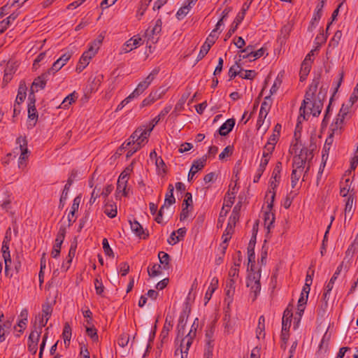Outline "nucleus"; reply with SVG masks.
<instances>
[{"label": "nucleus", "mask_w": 358, "mask_h": 358, "mask_svg": "<svg viewBox=\"0 0 358 358\" xmlns=\"http://www.w3.org/2000/svg\"><path fill=\"white\" fill-rule=\"evenodd\" d=\"M313 152L307 148H301L300 153L293 158L292 170L300 171L303 174V180L310 169V161L313 158Z\"/></svg>", "instance_id": "nucleus-1"}, {"label": "nucleus", "mask_w": 358, "mask_h": 358, "mask_svg": "<svg viewBox=\"0 0 358 358\" xmlns=\"http://www.w3.org/2000/svg\"><path fill=\"white\" fill-rule=\"evenodd\" d=\"M152 130V127L150 129L138 127L134 131V132L131 136V138H136L137 140L141 139V141H138L136 143L134 146L130 148L126 155L127 158L131 157L137 150H138L148 142V138L150 136Z\"/></svg>", "instance_id": "nucleus-2"}, {"label": "nucleus", "mask_w": 358, "mask_h": 358, "mask_svg": "<svg viewBox=\"0 0 358 358\" xmlns=\"http://www.w3.org/2000/svg\"><path fill=\"white\" fill-rule=\"evenodd\" d=\"M318 85H319L318 79L313 80V81L312 82L311 85L309 87L308 90L306 92V95H305V99H304V100L300 107V109H299L300 115L298 117V120L299 122H300L299 120L301 117H303V119H306V105L310 102V99H313L314 94L317 91ZM307 114H308V113H307Z\"/></svg>", "instance_id": "nucleus-3"}, {"label": "nucleus", "mask_w": 358, "mask_h": 358, "mask_svg": "<svg viewBox=\"0 0 358 358\" xmlns=\"http://www.w3.org/2000/svg\"><path fill=\"white\" fill-rule=\"evenodd\" d=\"M247 287L250 289V296L254 301L261 291L260 274L258 273L249 274L247 280Z\"/></svg>", "instance_id": "nucleus-4"}, {"label": "nucleus", "mask_w": 358, "mask_h": 358, "mask_svg": "<svg viewBox=\"0 0 358 358\" xmlns=\"http://www.w3.org/2000/svg\"><path fill=\"white\" fill-rule=\"evenodd\" d=\"M159 72V69H154L144 80L138 83L136 88L131 93L132 96H134L135 98L139 96L150 86V85L156 78Z\"/></svg>", "instance_id": "nucleus-5"}, {"label": "nucleus", "mask_w": 358, "mask_h": 358, "mask_svg": "<svg viewBox=\"0 0 358 358\" xmlns=\"http://www.w3.org/2000/svg\"><path fill=\"white\" fill-rule=\"evenodd\" d=\"M52 311V308L49 305L43 306L42 315H38V316L36 317L34 327L38 326V329H42L46 325Z\"/></svg>", "instance_id": "nucleus-6"}, {"label": "nucleus", "mask_w": 358, "mask_h": 358, "mask_svg": "<svg viewBox=\"0 0 358 358\" xmlns=\"http://www.w3.org/2000/svg\"><path fill=\"white\" fill-rule=\"evenodd\" d=\"M162 20L158 19L155 21V25L152 28H148L145 31V36L148 40L152 43H155L159 39V34L162 31Z\"/></svg>", "instance_id": "nucleus-7"}, {"label": "nucleus", "mask_w": 358, "mask_h": 358, "mask_svg": "<svg viewBox=\"0 0 358 358\" xmlns=\"http://www.w3.org/2000/svg\"><path fill=\"white\" fill-rule=\"evenodd\" d=\"M16 142L19 144L21 151V154L19 157L18 166L19 168H23L26 166L24 161L28 158V154L29 152L27 148V142L25 138H22L21 136L17 138Z\"/></svg>", "instance_id": "nucleus-8"}, {"label": "nucleus", "mask_w": 358, "mask_h": 358, "mask_svg": "<svg viewBox=\"0 0 358 358\" xmlns=\"http://www.w3.org/2000/svg\"><path fill=\"white\" fill-rule=\"evenodd\" d=\"M194 338V334H187L185 337L181 338L180 345V352L181 354V358H187L189 348L192 344Z\"/></svg>", "instance_id": "nucleus-9"}, {"label": "nucleus", "mask_w": 358, "mask_h": 358, "mask_svg": "<svg viewBox=\"0 0 358 358\" xmlns=\"http://www.w3.org/2000/svg\"><path fill=\"white\" fill-rule=\"evenodd\" d=\"M50 74V71H48L35 78L32 83L30 91L38 92V90L44 89L46 85V82Z\"/></svg>", "instance_id": "nucleus-10"}, {"label": "nucleus", "mask_w": 358, "mask_h": 358, "mask_svg": "<svg viewBox=\"0 0 358 358\" xmlns=\"http://www.w3.org/2000/svg\"><path fill=\"white\" fill-rule=\"evenodd\" d=\"M343 267V262H342L341 264L338 265L337 267L335 273H334L333 276L331 278L330 280L326 285L324 288V292L323 294V299L325 301H327L329 299V294H330L331 291L332 290L334 287V284L335 281L336 280L338 276L340 275L342 269Z\"/></svg>", "instance_id": "nucleus-11"}, {"label": "nucleus", "mask_w": 358, "mask_h": 358, "mask_svg": "<svg viewBox=\"0 0 358 358\" xmlns=\"http://www.w3.org/2000/svg\"><path fill=\"white\" fill-rule=\"evenodd\" d=\"M143 44L142 39L139 36H134L129 39L126 43L123 45L121 50V53H127L130 51L136 49L138 46Z\"/></svg>", "instance_id": "nucleus-12"}, {"label": "nucleus", "mask_w": 358, "mask_h": 358, "mask_svg": "<svg viewBox=\"0 0 358 358\" xmlns=\"http://www.w3.org/2000/svg\"><path fill=\"white\" fill-rule=\"evenodd\" d=\"M96 52L94 50L89 48L85 51L79 60V63L76 67V70L78 72H81L90 63V59L95 55Z\"/></svg>", "instance_id": "nucleus-13"}, {"label": "nucleus", "mask_w": 358, "mask_h": 358, "mask_svg": "<svg viewBox=\"0 0 358 358\" xmlns=\"http://www.w3.org/2000/svg\"><path fill=\"white\" fill-rule=\"evenodd\" d=\"M71 54L69 52L63 54L59 59H57L52 64V67L48 70L50 71L51 74H55L60 70L66 63L70 59Z\"/></svg>", "instance_id": "nucleus-14"}, {"label": "nucleus", "mask_w": 358, "mask_h": 358, "mask_svg": "<svg viewBox=\"0 0 358 358\" xmlns=\"http://www.w3.org/2000/svg\"><path fill=\"white\" fill-rule=\"evenodd\" d=\"M235 282H236V280L234 279H229V280L227 281V283H226L225 301L227 302L228 305H229L233 301V296L234 295L235 288H236Z\"/></svg>", "instance_id": "nucleus-15"}, {"label": "nucleus", "mask_w": 358, "mask_h": 358, "mask_svg": "<svg viewBox=\"0 0 358 358\" xmlns=\"http://www.w3.org/2000/svg\"><path fill=\"white\" fill-rule=\"evenodd\" d=\"M323 103L321 100H313L310 99V102L306 105V108H308L310 113L313 116H318L322 109Z\"/></svg>", "instance_id": "nucleus-16"}, {"label": "nucleus", "mask_w": 358, "mask_h": 358, "mask_svg": "<svg viewBox=\"0 0 358 358\" xmlns=\"http://www.w3.org/2000/svg\"><path fill=\"white\" fill-rule=\"evenodd\" d=\"M272 101H273L270 95L264 98V100L261 105L260 111L259 114V119L265 118L266 117L270 110Z\"/></svg>", "instance_id": "nucleus-17"}, {"label": "nucleus", "mask_w": 358, "mask_h": 358, "mask_svg": "<svg viewBox=\"0 0 358 358\" xmlns=\"http://www.w3.org/2000/svg\"><path fill=\"white\" fill-rule=\"evenodd\" d=\"M131 229L132 231L138 237L141 238H146L148 236V234H146L142 227V225L136 220L129 221Z\"/></svg>", "instance_id": "nucleus-18"}, {"label": "nucleus", "mask_w": 358, "mask_h": 358, "mask_svg": "<svg viewBox=\"0 0 358 358\" xmlns=\"http://www.w3.org/2000/svg\"><path fill=\"white\" fill-rule=\"evenodd\" d=\"M66 235V227L60 226L57 234V237L53 245V249L61 250L62 245L64 242Z\"/></svg>", "instance_id": "nucleus-19"}, {"label": "nucleus", "mask_w": 358, "mask_h": 358, "mask_svg": "<svg viewBox=\"0 0 358 358\" xmlns=\"http://www.w3.org/2000/svg\"><path fill=\"white\" fill-rule=\"evenodd\" d=\"M235 120L234 118L228 119L219 128L218 132L221 136H227L234 128L235 125Z\"/></svg>", "instance_id": "nucleus-20"}, {"label": "nucleus", "mask_w": 358, "mask_h": 358, "mask_svg": "<svg viewBox=\"0 0 358 358\" xmlns=\"http://www.w3.org/2000/svg\"><path fill=\"white\" fill-rule=\"evenodd\" d=\"M173 328V322L171 317H169L168 316L166 317L165 322L162 329V331L160 334V338L162 340V342H164L166 338H168L169 334L170 331Z\"/></svg>", "instance_id": "nucleus-21"}, {"label": "nucleus", "mask_w": 358, "mask_h": 358, "mask_svg": "<svg viewBox=\"0 0 358 358\" xmlns=\"http://www.w3.org/2000/svg\"><path fill=\"white\" fill-rule=\"evenodd\" d=\"M292 313V310L287 308L283 313L282 318V331H288L291 326Z\"/></svg>", "instance_id": "nucleus-22"}, {"label": "nucleus", "mask_w": 358, "mask_h": 358, "mask_svg": "<svg viewBox=\"0 0 358 358\" xmlns=\"http://www.w3.org/2000/svg\"><path fill=\"white\" fill-rule=\"evenodd\" d=\"M174 187L172 184H169L168 187V192L166 194L164 203L162 208H168L176 202V199L173 196Z\"/></svg>", "instance_id": "nucleus-23"}, {"label": "nucleus", "mask_w": 358, "mask_h": 358, "mask_svg": "<svg viewBox=\"0 0 358 358\" xmlns=\"http://www.w3.org/2000/svg\"><path fill=\"white\" fill-rule=\"evenodd\" d=\"M267 208H268V211H266L264 213V227L269 231L271 228L273 227L275 215L271 211L272 208H270L268 206Z\"/></svg>", "instance_id": "nucleus-24"}, {"label": "nucleus", "mask_w": 358, "mask_h": 358, "mask_svg": "<svg viewBox=\"0 0 358 358\" xmlns=\"http://www.w3.org/2000/svg\"><path fill=\"white\" fill-rule=\"evenodd\" d=\"M217 285H218V279L217 278H213L211 280L210 285L205 294V296H204L205 305H206V303L209 301V300L212 297L213 294L214 293L215 289L217 288Z\"/></svg>", "instance_id": "nucleus-25"}, {"label": "nucleus", "mask_w": 358, "mask_h": 358, "mask_svg": "<svg viewBox=\"0 0 358 358\" xmlns=\"http://www.w3.org/2000/svg\"><path fill=\"white\" fill-rule=\"evenodd\" d=\"M27 86L24 81H21L19 85L17 94L15 99V103L20 105L24 101L27 94Z\"/></svg>", "instance_id": "nucleus-26"}, {"label": "nucleus", "mask_w": 358, "mask_h": 358, "mask_svg": "<svg viewBox=\"0 0 358 358\" xmlns=\"http://www.w3.org/2000/svg\"><path fill=\"white\" fill-rule=\"evenodd\" d=\"M280 182V180L277 179H271L269 182V187L270 189L268 191V193L271 194V201L268 203V206L271 208H273V201L275 196V189L277 187Z\"/></svg>", "instance_id": "nucleus-27"}, {"label": "nucleus", "mask_w": 358, "mask_h": 358, "mask_svg": "<svg viewBox=\"0 0 358 358\" xmlns=\"http://www.w3.org/2000/svg\"><path fill=\"white\" fill-rule=\"evenodd\" d=\"M17 17V14L13 13L10 14L7 18L0 22V33L4 32L14 22Z\"/></svg>", "instance_id": "nucleus-28"}, {"label": "nucleus", "mask_w": 358, "mask_h": 358, "mask_svg": "<svg viewBox=\"0 0 358 358\" xmlns=\"http://www.w3.org/2000/svg\"><path fill=\"white\" fill-rule=\"evenodd\" d=\"M234 227L231 225V223H228L227 227L222 235V243L221 245H222L224 249L227 248V243L231 239V235L234 233Z\"/></svg>", "instance_id": "nucleus-29"}, {"label": "nucleus", "mask_w": 358, "mask_h": 358, "mask_svg": "<svg viewBox=\"0 0 358 358\" xmlns=\"http://www.w3.org/2000/svg\"><path fill=\"white\" fill-rule=\"evenodd\" d=\"M158 258L160 262V265L163 267V269L167 270L170 268V256L165 252L161 251L158 254Z\"/></svg>", "instance_id": "nucleus-30"}, {"label": "nucleus", "mask_w": 358, "mask_h": 358, "mask_svg": "<svg viewBox=\"0 0 358 358\" xmlns=\"http://www.w3.org/2000/svg\"><path fill=\"white\" fill-rule=\"evenodd\" d=\"M71 328L69 323H65L63 332H62V338L64 339V343L66 348H68L70 344L71 338Z\"/></svg>", "instance_id": "nucleus-31"}, {"label": "nucleus", "mask_w": 358, "mask_h": 358, "mask_svg": "<svg viewBox=\"0 0 358 358\" xmlns=\"http://www.w3.org/2000/svg\"><path fill=\"white\" fill-rule=\"evenodd\" d=\"M256 334L258 339L264 338L265 336V318L263 315L260 316L259 318Z\"/></svg>", "instance_id": "nucleus-32"}, {"label": "nucleus", "mask_w": 358, "mask_h": 358, "mask_svg": "<svg viewBox=\"0 0 358 358\" xmlns=\"http://www.w3.org/2000/svg\"><path fill=\"white\" fill-rule=\"evenodd\" d=\"M185 326V317L181 315L179 317L178 324L177 325L176 341H178L180 338H182V336H184Z\"/></svg>", "instance_id": "nucleus-33"}, {"label": "nucleus", "mask_w": 358, "mask_h": 358, "mask_svg": "<svg viewBox=\"0 0 358 358\" xmlns=\"http://www.w3.org/2000/svg\"><path fill=\"white\" fill-rule=\"evenodd\" d=\"M104 213L110 218L117 215V206L115 203H106L104 206Z\"/></svg>", "instance_id": "nucleus-34"}, {"label": "nucleus", "mask_w": 358, "mask_h": 358, "mask_svg": "<svg viewBox=\"0 0 358 358\" xmlns=\"http://www.w3.org/2000/svg\"><path fill=\"white\" fill-rule=\"evenodd\" d=\"M224 333L231 334L235 330V323L227 315L224 316Z\"/></svg>", "instance_id": "nucleus-35"}, {"label": "nucleus", "mask_w": 358, "mask_h": 358, "mask_svg": "<svg viewBox=\"0 0 358 358\" xmlns=\"http://www.w3.org/2000/svg\"><path fill=\"white\" fill-rule=\"evenodd\" d=\"M163 267L160 264H155L152 267L148 268V273L150 277L154 278L161 275Z\"/></svg>", "instance_id": "nucleus-36"}, {"label": "nucleus", "mask_w": 358, "mask_h": 358, "mask_svg": "<svg viewBox=\"0 0 358 358\" xmlns=\"http://www.w3.org/2000/svg\"><path fill=\"white\" fill-rule=\"evenodd\" d=\"M42 329H38L37 327H34V329L31 331L29 336V341L38 344Z\"/></svg>", "instance_id": "nucleus-37"}, {"label": "nucleus", "mask_w": 358, "mask_h": 358, "mask_svg": "<svg viewBox=\"0 0 358 358\" xmlns=\"http://www.w3.org/2000/svg\"><path fill=\"white\" fill-rule=\"evenodd\" d=\"M77 99V96L76 95V92H73L70 94H69L62 101L61 103L59 108L66 109L68 108V107L75 101V100Z\"/></svg>", "instance_id": "nucleus-38"}, {"label": "nucleus", "mask_w": 358, "mask_h": 358, "mask_svg": "<svg viewBox=\"0 0 358 358\" xmlns=\"http://www.w3.org/2000/svg\"><path fill=\"white\" fill-rule=\"evenodd\" d=\"M255 49L254 45H249L245 48L243 49L241 52V54L239 55V57L242 59H247L248 58L250 61H252V54H253V50Z\"/></svg>", "instance_id": "nucleus-39"}, {"label": "nucleus", "mask_w": 358, "mask_h": 358, "mask_svg": "<svg viewBox=\"0 0 358 358\" xmlns=\"http://www.w3.org/2000/svg\"><path fill=\"white\" fill-rule=\"evenodd\" d=\"M311 66L309 62H303L300 71V80L303 81L310 71Z\"/></svg>", "instance_id": "nucleus-40"}, {"label": "nucleus", "mask_w": 358, "mask_h": 358, "mask_svg": "<svg viewBox=\"0 0 358 358\" xmlns=\"http://www.w3.org/2000/svg\"><path fill=\"white\" fill-rule=\"evenodd\" d=\"M235 200V196L232 195L231 196V194L229 192H227L224 200V206L222 207V209L220 212V216H222V213L223 210H224V208H227L228 209H230L231 206L233 205Z\"/></svg>", "instance_id": "nucleus-41"}, {"label": "nucleus", "mask_w": 358, "mask_h": 358, "mask_svg": "<svg viewBox=\"0 0 358 358\" xmlns=\"http://www.w3.org/2000/svg\"><path fill=\"white\" fill-rule=\"evenodd\" d=\"M192 5L187 3L182 7H181L176 13V17L178 20H181L185 17L187 14L189 12Z\"/></svg>", "instance_id": "nucleus-42"}, {"label": "nucleus", "mask_w": 358, "mask_h": 358, "mask_svg": "<svg viewBox=\"0 0 358 358\" xmlns=\"http://www.w3.org/2000/svg\"><path fill=\"white\" fill-rule=\"evenodd\" d=\"M206 162V159L204 157L197 159L193 162L191 169H194L197 173L204 167Z\"/></svg>", "instance_id": "nucleus-43"}, {"label": "nucleus", "mask_w": 358, "mask_h": 358, "mask_svg": "<svg viewBox=\"0 0 358 358\" xmlns=\"http://www.w3.org/2000/svg\"><path fill=\"white\" fill-rule=\"evenodd\" d=\"M11 327V322L10 321H6L2 325H0V338L1 341H4L5 335L8 333V329Z\"/></svg>", "instance_id": "nucleus-44"}, {"label": "nucleus", "mask_w": 358, "mask_h": 358, "mask_svg": "<svg viewBox=\"0 0 358 358\" xmlns=\"http://www.w3.org/2000/svg\"><path fill=\"white\" fill-rule=\"evenodd\" d=\"M303 173L300 171L292 170L291 174V185L292 188L295 187L296 183L298 182Z\"/></svg>", "instance_id": "nucleus-45"}, {"label": "nucleus", "mask_w": 358, "mask_h": 358, "mask_svg": "<svg viewBox=\"0 0 358 358\" xmlns=\"http://www.w3.org/2000/svg\"><path fill=\"white\" fill-rule=\"evenodd\" d=\"M218 35L219 33L217 32L216 30H213L206 38L204 44L209 45L211 48V46L215 43L216 39L218 38Z\"/></svg>", "instance_id": "nucleus-46"}, {"label": "nucleus", "mask_w": 358, "mask_h": 358, "mask_svg": "<svg viewBox=\"0 0 358 358\" xmlns=\"http://www.w3.org/2000/svg\"><path fill=\"white\" fill-rule=\"evenodd\" d=\"M257 73L253 70L241 69L240 77L244 79L252 80L256 76Z\"/></svg>", "instance_id": "nucleus-47"}, {"label": "nucleus", "mask_w": 358, "mask_h": 358, "mask_svg": "<svg viewBox=\"0 0 358 358\" xmlns=\"http://www.w3.org/2000/svg\"><path fill=\"white\" fill-rule=\"evenodd\" d=\"M138 141H141V139H139V140H137L136 138L132 139L130 137L127 142H124L121 145V147L119 148V151L121 153L123 150L129 149V148L134 146L136 143H137Z\"/></svg>", "instance_id": "nucleus-48"}, {"label": "nucleus", "mask_w": 358, "mask_h": 358, "mask_svg": "<svg viewBox=\"0 0 358 358\" xmlns=\"http://www.w3.org/2000/svg\"><path fill=\"white\" fill-rule=\"evenodd\" d=\"M86 334L92 338L93 341H98V335L96 329L93 327H86Z\"/></svg>", "instance_id": "nucleus-49"}, {"label": "nucleus", "mask_w": 358, "mask_h": 358, "mask_svg": "<svg viewBox=\"0 0 358 358\" xmlns=\"http://www.w3.org/2000/svg\"><path fill=\"white\" fill-rule=\"evenodd\" d=\"M239 68L240 67L237 62H236V64L234 66H231V68L229 70V76L230 79H233L236 76H240L241 70H238Z\"/></svg>", "instance_id": "nucleus-50"}, {"label": "nucleus", "mask_w": 358, "mask_h": 358, "mask_svg": "<svg viewBox=\"0 0 358 358\" xmlns=\"http://www.w3.org/2000/svg\"><path fill=\"white\" fill-rule=\"evenodd\" d=\"M282 169V164L281 162H278L275 164V166L274 167L272 173L271 179H280V172Z\"/></svg>", "instance_id": "nucleus-51"}, {"label": "nucleus", "mask_w": 358, "mask_h": 358, "mask_svg": "<svg viewBox=\"0 0 358 358\" xmlns=\"http://www.w3.org/2000/svg\"><path fill=\"white\" fill-rule=\"evenodd\" d=\"M274 149L275 145H273L271 143H267L264 148L262 155H264V157H271V155L273 152Z\"/></svg>", "instance_id": "nucleus-52"}, {"label": "nucleus", "mask_w": 358, "mask_h": 358, "mask_svg": "<svg viewBox=\"0 0 358 358\" xmlns=\"http://www.w3.org/2000/svg\"><path fill=\"white\" fill-rule=\"evenodd\" d=\"M77 240L76 238L74 239V241L71 243V247L69 251V255L66 259H70V261H72L73 258L76 255V251L77 248Z\"/></svg>", "instance_id": "nucleus-53"}, {"label": "nucleus", "mask_w": 358, "mask_h": 358, "mask_svg": "<svg viewBox=\"0 0 358 358\" xmlns=\"http://www.w3.org/2000/svg\"><path fill=\"white\" fill-rule=\"evenodd\" d=\"M166 90L164 89H158L154 91H152L150 94L152 100L157 101L162 98V96L165 94Z\"/></svg>", "instance_id": "nucleus-54"}, {"label": "nucleus", "mask_w": 358, "mask_h": 358, "mask_svg": "<svg viewBox=\"0 0 358 358\" xmlns=\"http://www.w3.org/2000/svg\"><path fill=\"white\" fill-rule=\"evenodd\" d=\"M103 40V36L102 35H99L98 38L92 42L90 48L94 50V52L96 53L98 50L99 49L101 44L102 43Z\"/></svg>", "instance_id": "nucleus-55"}, {"label": "nucleus", "mask_w": 358, "mask_h": 358, "mask_svg": "<svg viewBox=\"0 0 358 358\" xmlns=\"http://www.w3.org/2000/svg\"><path fill=\"white\" fill-rule=\"evenodd\" d=\"M127 185V182L117 180V189H116L117 193L119 194L120 192H122L124 196H127V189H126Z\"/></svg>", "instance_id": "nucleus-56"}, {"label": "nucleus", "mask_w": 358, "mask_h": 358, "mask_svg": "<svg viewBox=\"0 0 358 358\" xmlns=\"http://www.w3.org/2000/svg\"><path fill=\"white\" fill-rule=\"evenodd\" d=\"M210 49V47L209 46V45L203 43L197 56V61L202 59L207 55Z\"/></svg>", "instance_id": "nucleus-57"}, {"label": "nucleus", "mask_w": 358, "mask_h": 358, "mask_svg": "<svg viewBox=\"0 0 358 358\" xmlns=\"http://www.w3.org/2000/svg\"><path fill=\"white\" fill-rule=\"evenodd\" d=\"M102 245L105 254L109 257L113 256V252L109 245L107 238L103 239Z\"/></svg>", "instance_id": "nucleus-58"}, {"label": "nucleus", "mask_w": 358, "mask_h": 358, "mask_svg": "<svg viewBox=\"0 0 358 358\" xmlns=\"http://www.w3.org/2000/svg\"><path fill=\"white\" fill-rule=\"evenodd\" d=\"M341 37H342V32L341 31H337L333 38H331V41H330V45H332L334 47H336L338 45L339 41H341Z\"/></svg>", "instance_id": "nucleus-59"}, {"label": "nucleus", "mask_w": 358, "mask_h": 358, "mask_svg": "<svg viewBox=\"0 0 358 358\" xmlns=\"http://www.w3.org/2000/svg\"><path fill=\"white\" fill-rule=\"evenodd\" d=\"M28 117L31 120H36L38 114L35 105L28 106Z\"/></svg>", "instance_id": "nucleus-60"}, {"label": "nucleus", "mask_w": 358, "mask_h": 358, "mask_svg": "<svg viewBox=\"0 0 358 358\" xmlns=\"http://www.w3.org/2000/svg\"><path fill=\"white\" fill-rule=\"evenodd\" d=\"M80 202V197L76 196L73 201V204L71 206V210L70 211V214H71V216L73 217L75 215V213L78 210L79 205Z\"/></svg>", "instance_id": "nucleus-61"}, {"label": "nucleus", "mask_w": 358, "mask_h": 358, "mask_svg": "<svg viewBox=\"0 0 358 358\" xmlns=\"http://www.w3.org/2000/svg\"><path fill=\"white\" fill-rule=\"evenodd\" d=\"M134 96H132V94H130L127 97H126L124 100H122L120 103L117 106L116 108V111L121 110L126 105H127Z\"/></svg>", "instance_id": "nucleus-62"}, {"label": "nucleus", "mask_w": 358, "mask_h": 358, "mask_svg": "<svg viewBox=\"0 0 358 358\" xmlns=\"http://www.w3.org/2000/svg\"><path fill=\"white\" fill-rule=\"evenodd\" d=\"M131 171L130 168H126L120 175L118 180L127 182L129 179V176Z\"/></svg>", "instance_id": "nucleus-63"}, {"label": "nucleus", "mask_w": 358, "mask_h": 358, "mask_svg": "<svg viewBox=\"0 0 358 358\" xmlns=\"http://www.w3.org/2000/svg\"><path fill=\"white\" fill-rule=\"evenodd\" d=\"M94 287L96 289V293L99 295H101V294L103 292L104 287L103 285L102 282L99 280L98 278H96L94 280Z\"/></svg>", "instance_id": "nucleus-64"}]
</instances>
